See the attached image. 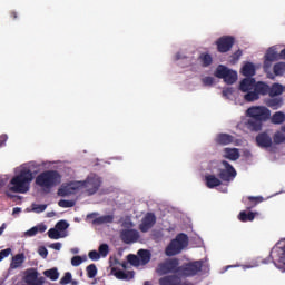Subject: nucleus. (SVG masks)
<instances>
[{
    "label": "nucleus",
    "mask_w": 285,
    "mask_h": 285,
    "mask_svg": "<svg viewBox=\"0 0 285 285\" xmlns=\"http://www.w3.org/2000/svg\"><path fill=\"white\" fill-rule=\"evenodd\" d=\"M265 59H267V61H277V51H275L273 48H269L265 55Z\"/></svg>",
    "instance_id": "nucleus-37"
},
{
    "label": "nucleus",
    "mask_w": 285,
    "mask_h": 285,
    "mask_svg": "<svg viewBox=\"0 0 285 285\" xmlns=\"http://www.w3.org/2000/svg\"><path fill=\"white\" fill-rule=\"evenodd\" d=\"M81 264H83L81 256H73L71 258V266H81Z\"/></svg>",
    "instance_id": "nucleus-46"
},
{
    "label": "nucleus",
    "mask_w": 285,
    "mask_h": 285,
    "mask_svg": "<svg viewBox=\"0 0 285 285\" xmlns=\"http://www.w3.org/2000/svg\"><path fill=\"white\" fill-rule=\"evenodd\" d=\"M222 166H224V169H218V177L220 181H233L237 177V170H235V167L230 165L227 160L220 161Z\"/></svg>",
    "instance_id": "nucleus-10"
},
{
    "label": "nucleus",
    "mask_w": 285,
    "mask_h": 285,
    "mask_svg": "<svg viewBox=\"0 0 285 285\" xmlns=\"http://www.w3.org/2000/svg\"><path fill=\"white\" fill-rule=\"evenodd\" d=\"M10 17H11V19H17L18 18L17 12L16 11H11L10 12Z\"/></svg>",
    "instance_id": "nucleus-59"
},
{
    "label": "nucleus",
    "mask_w": 285,
    "mask_h": 285,
    "mask_svg": "<svg viewBox=\"0 0 285 285\" xmlns=\"http://www.w3.org/2000/svg\"><path fill=\"white\" fill-rule=\"evenodd\" d=\"M37 228H38V233H46V230H47L46 225H39V226H37Z\"/></svg>",
    "instance_id": "nucleus-55"
},
{
    "label": "nucleus",
    "mask_w": 285,
    "mask_h": 285,
    "mask_svg": "<svg viewBox=\"0 0 285 285\" xmlns=\"http://www.w3.org/2000/svg\"><path fill=\"white\" fill-rule=\"evenodd\" d=\"M248 206H247V209L250 210V208H255V206L257 204H262V202H264V198L262 196H249L248 197Z\"/></svg>",
    "instance_id": "nucleus-34"
},
{
    "label": "nucleus",
    "mask_w": 285,
    "mask_h": 285,
    "mask_svg": "<svg viewBox=\"0 0 285 285\" xmlns=\"http://www.w3.org/2000/svg\"><path fill=\"white\" fill-rule=\"evenodd\" d=\"M157 224V217L153 213H148L141 220L139 225L140 233H148L153 226Z\"/></svg>",
    "instance_id": "nucleus-16"
},
{
    "label": "nucleus",
    "mask_w": 285,
    "mask_h": 285,
    "mask_svg": "<svg viewBox=\"0 0 285 285\" xmlns=\"http://www.w3.org/2000/svg\"><path fill=\"white\" fill-rule=\"evenodd\" d=\"M50 248H53V250H61V243H53Z\"/></svg>",
    "instance_id": "nucleus-54"
},
{
    "label": "nucleus",
    "mask_w": 285,
    "mask_h": 285,
    "mask_svg": "<svg viewBox=\"0 0 285 285\" xmlns=\"http://www.w3.org/2000/svg\"><path fill=\"white\" fill-rule=\"evenodd\" d=\"M271 121H272V124H275L277 126L284 124L285 114L283 111H276L275 114H273Z\"/></svg>",
    "instance_id": "nucleus-31"
},
{
    "label": "nucleus",
    "mask_w": 285,
    "mask_h": 285,
    "mask_svg": "<svg viewBox=\"0 0 285 285\" xmlns=\"http://www.w3.org/2000/svg\"><path fill=\"white\" fill-rule=\"evenodd\" d=\"M48 208V205L42 204V205H33V212L35 213H43Z\"/></svg>",
    "instance_id": "nucleus-49"
},
{
    "label": "nucleus",
    "mask_w": 285,
    "mask_h": 285,
    "mask_svg": "<svg viewBox=\"0 0 285 285\" xmlns=\"http://www.w3.org/2000/svg\"><path fill=\"white\" fill-rule=\"evenodd\" d=\"M45 277L51 279V282H57L59 279V269L57 267H52L43 272Z\"/></svg>",
    "instance_id": "nucleus-28"
},
{
    "label": "nucleus",
    "mask_w": 285,
    "mask_h": 285,
    "mask_svg": "<svg viewBox=\"0 0 285 285\" xmlns=\"http://www.w3.org/2000/svg\"><path fill=\"white\" fill-rule=\"evenodd\" d=\"M32 179H35L32 171L28 168L22 169L10 180L9 190H11V193H20L23 195L30 190V184H32Z\"/></svg>",
    "instance_id": "nucleus-3"
},
{
    "label": "nucleus",
    "mask_w": 285,
    "mask_h": 285,
    "mask_svg": "<svg viewBox=\"0 0 285 285\" xmlns=\"http://www.w3.org/2000/svg\"><path fill=\"white\" fill-rule=\"evenodd\" d=\"M202 82L204 86H213V83H215V78L208 76L203 78Z\"/></svg>",
    "instance_id": "nucleus-48"
},
{
    "label": "nucleus",
    "mask_w": 285,
    "mask_h": 285,
    "mask_svg": "<svg viewBox=\"0 0 285 285\" xmlns=\"http://www.w3.org/2000/svg\"><path fill=\"white\" fill-rule=\"evenodd\" d=\"M61 184V174L57 170H46L36 177V185L45 190H51Z\"/></svg>",
    "instance_id": "nucleus-4"
},
{
    "label": "nucleus",
    "mask_w": 285,
    "mask_h": 285,
    "mask_svg": "<svg viewBox=\"0 0 285 285\" xmlns=\"http://www.w3.org/2000/svg\"><path fill=\"white\" fill-rule=\"evenodd\" d=\"M235 141V137L230 134H218L215 138L217 146H230Z\"/></svg>",
    "instance_id": "nucleus-19"
},
{
    "label": "nucleus",
    "mask_w": 285,
    "mask_h": 285,
    "mask_svg": "<svg viewBox=\"0 0 285 285\" xmlns=\"http://www.w3.org/2000/svg\"><path fill=\"white\" fill-rule=\"evenodd\" d=\"M274 263V266L279 268L278 264L285 266V238L281 239L271 250L269 256L262 261V264Z\"/></svg>",
    "instance_id": "nucleus-7"
},
{
    "label": "nucleus",
    "mask_w": 285,
    "mask_h": 285,
    "mask_svg": "<svg viewBox=\"0 0 285 285\" xmlns=\"http://www.w3.org/2000/svg\"><path fill=\"white\" fill-rule=\"evenodd\" d=\"M215 77H217V79H224L225 83L228 86H233V83L237 81V73L224 65H219L216 68Z\"/></svg>",
    "instance_id": "nucleus-9"
},
{
    "label": "nucleus",
    "mask_w": 285,
    "mask_h": 285,
    "mask_svg": "<svg viewBox=\"0 0 285 285\" xmlns=\"http://www.w3.org/2000/svg\"><path fill=\"white\" fill-rule=\"evenodd\" d=\"M68 222L66 220H59L57 224H56V228L58 232L62 233L63 230H68Z\"/></svg>",
    "instance_id": "nucleus-44"
},
{
    "label": "nucleus",
    "mask_w": 285,
    "mask_h": 285,
    "mask_svg": "<svg viewBox=\"0 0 285 285\" xmlns=\"http://www.w3.org/2000/svg\"><path fill=\"white\" fill-rule=\"evenodd\" d=\"M69 284H71V285H79V281H75V279L71 278V282Z\"/></svg>",
    "instance_id": "nucleus-61"
},
{
    "label": "nucleus",
    "mask_w": 285,
    "mask_h": 285,
    "mask_svg": "<svg viewBox=\"0 0 285 285\" xmlns=\"http://www.w3.org/2000/svg\"><path fill=\"white\" fill-rule=\"evenodd\" d=\"M37 233H39V227H32V228H30L28 232H27V235L29 236V237H35V235H37Z\"/></svg>",
    "instance_id": "nucleus-50"
},
{
    "label": "nucleus",
    "mask_w": 285,
    "mask_h": 285,
    "mask_svg": "<svg viewBox=\"0 0 285 285\" xmlns=\"http://www.w3.org/2000/svg\"><path fill=\"white\" fill-rule=\"evenodd\" d=\"M282 104H284L282 98H272L267 100L266 106L272 108V110H278V108H282Z\"/></svg>",
    "instance_id": "nucleus-30"
},
{
    "label": "nucleus",
    "mask_w": 285,
    "mask_h": 285,
    "mask_svg": "<svg viewBox=\"0 0 285 285\" xmlns=\"http://www.w3.org/2000/svg\"><path fill=\"white\" fill-rule=\"evenodd\" d=\"M189 239L188 235L185 233H179L165 248V255L167 257H175L176 255H181L183 250L188 248Z\"/></svg>",
    "instance_id": "nucleus-5"
},
{
    "label": "nucleus",
    "mask_w": 285,
    "mask_h": 285,
    "mask_svg": "<svg viewBox=\"0 0 285 285\" xmlns=\"http://www.w3.org/2000/svg\"><path fill=\"white\" fill-rule=\"evenodd\" d=\"M115 277H117V279H132V277H135V272L126 273L121 269H118L115 273Z\"/></svg>",
    "instance_id": "nucleus-32"
},
{
    "label": "nucleus",
    "mask_w": 285,
    "mask_h": 285,
    "mask_svg": "<svg viewBox=\"0 0 285 285\" xmlns=\"http://www.w3.org/2000/svg\"><path fill=\"white\" fill-rule=\"evenodd\" d=\"M153 254L148 249H139L138 250V259L140 262V266H146V264L150 263Z\"/></svg>",
    "instance_id": "nucleus-22"
},
{
    "label": "nucleus",
    "mask_w": 285,
    "mask_h": 285,
    "mask_svg": "<svg viewBox=\"0 0 285 285\" xmlns=\"http://www.w3.org/2000/svg\"><path fill=\"white\" fill-rule=\"evenodd\" d=\"M86 271L89 279H95V277H97V265L90 264L89 266H87Z\"/></svg>",
    "instance_id": "nucleus-36"
},
{
    "label": "nucleus",
    "mask_w": 285,
    "mask_h": 285,
    "mask_svg": "<svg viewBox=\"0 0 285 285\" xmlns=\"http://www.w3.org/2000/svg\"><path fill=\"white\" fill-rule=\"evenodd\" d=\"M3 230H6V223H3V224L0 226V237H1V235H3Z\"/></svg>",
    "instance_id": "nucleus-58"
},
{
    "label": "nucleus",
    "mask_w": 285,
    "mask_h": 285,
    "mask_svg": "<svg viewBox=\"0 0 285 285\" xmlns=\"http://www.w3.org/2000/svg\"><path fill=\"white\" fill-rule=\"evenodd\" d=\"M6 141H8V135H1L0 136V148H2V146H6Z\"/></svg>",
    "instance_id": "nucleus-52"
},
{
    "label": "nucleus",
    "mask_w": 285,
    "mask_h": 285,
    "mask_svg": "<svg viewBox=\"0 0 285 285\" xmlns=\"http://www.w3.org/2000/svg\"><path fill=\"white\" fill-rule=\"evenodd\" d=\"M144 285H150V282L146 281V282L144 283Z\"/></svg>",
    "instance_id": "nucleus-63"
},
{
    "label": "nucleus",
    "mask_w": 285,
    "mask_h": 285,
    "mask_svg": "<svg viewBox=\"0 0 285 285\" xmlns=\"http://www.w3.org/2000/svg\"><path fill=\"white\" fill-rule=\"evenodd\" d=\"M256 144L259 148H272L273 138L268 132L263 131L256 136Z\"/></svg>",
    "instance_id": "nucleus-17"
},
{
    "label": "nucleus",
    "mask_w": 285,
    "mask_h": 285,
    "mask_svg": "<svg viewBox=\"0 0 285 285\" xmlns=\"http://www.w3.org/2000/svg\"><path fill=\"white\" fill-rule=\"evenodd\" d=\"M255 215H257V213H253V212H246V210H242L238 215V219L239 222H253L255 219Z\"/></svg>",
    "instance_id": "nucleus-29"
},
{
    "label": "nucleus",
    "mask_w": 285,
    "mask_h": 285,
    "mask_svg": "<svg viewBox=\"0 0 285 285\" xmlns=\"http://www.w3.org/2000/svg\"><path fill=\"white\" fill-rule=\"evenodd\" d=\"M127 259H128L129 264H131V266H141V263L139 262V256H137L135 254H129L127 256Z\"/></svg>",
    "instance_id": "nucleus-40"
},
{
    "label": "nucleus",
    "mask_w": 285,
    "mask_h": 285,
    "mask_svg": "<svg viewBox=\"0 0 285 285\" xmlns=\"http://www.w3.org/2000/svg\"><path fill=\"white\" fill-rule=\"evenodd\" d=\"M38 253H39L40 257H43V259H46V257H48V249L46 247H40L38 249Z\"/></svg>",
    "instance_id": "nucleus-51"
},
{
    "label": "nucleus",
    "mask_w": 285,
    "mask_h": 285,
    "mask_svg": "<svg viewBox=\"0 0 285 285\" xmlns=\"http://www.w3.org/2000/svg\"><path fill=\"white\" fill-rule=\"evenodd\" d=\"M273 141L274 144H276V146H279V144L285 142V134L284 131H282V129L274 134Z\"/></svg>",
    "instance_id": "nucleus-35"
},
{
    "label": "nucleus",
    "mask_w": 285,
    "mask_h": 285,
    "mask_svg": "<svg viewBox=\"0 0 285 285\" xmlns=\"http://www.w3.org/2000/svg\"><path fill=\"white\" fill-rule=\"evenodd\" d=\"M19 213H21V208L20 207H14L12 210V215H19Z\"/></svg>",
    "instance_id": "nucleus-57"
},
{
    "label": "nucleus",
    "mask_w": 285,
    "mask_h": 285,
    "mask_svg": "<svg viewBox=\"0 0 285 285\" xmlns=\"http://www.w3.org/2000/svg\"><path fill=\"white\" fill-rule=\"evenodd\" d=\"M48 237L49 239H61V233L57 230V228H50L48 230Z\"/></svg>",
    "instance_id": "nucleus-39"
},
{
    "label": "nucleus",
    "mask_w": 285,
    "mask_h": 285,
    "mask_svg": "<svg viewBox=\"0 0 285 285\" xmlns=\"http://www.w3.org/2000/svg\"><path fill=\"white\" fill-rule=\"evenodd\" d=\"M240 72L244 77H247V79H253V77H255V65H253V62H246Z\"/></svg>",
    "instance_id": "nucleus-23"
},
{
    "label": "nucleus",
    "mask_w": 285,
    "mask_h": 285,
    "mask_svg": "<svg viewBox=\"0 0 285 285\" xmlns=\"http://www.w3.org/2000/svg\"><path fill=\"white\" fill-rule=\"evenodd\" d=\"M108 253H110V247H108V244H101L98 248V254L100 257H108Z\"/></svg>",
    "instance_id": "nucleus-38"
},
{
    "label": "nucleus",
    "mask_w": 285,
    "mask_h": 285,
    "mask_svg": "<svg viewBox=\"0 0 285 285\" xmlns=\"http://www.w3.org/2000/svg\"><path fill=\"white\" fill-rule=\"evenodd\" d=\"M281 130H282V132L285 134V125H283V126L281 127Z\"/></svg>",
    "instance_id": "nucleus-62"
},
{
    "label": "nucleus",
    "mask_w": 285,
    "mask_h": 285,
    "mask_svg": "<svg viewBox=\"0 0 285 285\" xmlns=\"http://www.w3.org/2000/svg\"><path fill=\"white\" fill-rule=\"evenodd\" d=\"M10 253H12L11 248L2 249L0 252V262H3V259H6V257H9Z\"/></svg>",
    "instance_id": "nucleus-47"
},
{
    "label": "nucleus",
    "mask_w": 285,
    "mask_h": 285,
    "mask_svg": "<svg viewBox=\"0 0 285 285\" xmlns=\"http://www.w3.org/2000/svg\"><path fill=\"white\" fill-rule=\"evenodd\" d=\"M198 61H200L203 68H208V66L213 65V56L210 53H200L198 57Z\"/></svg>",
    "instance_id": "nucleus-27"
},
{
    "label": "nucleus",
    "mask_w": 285,
    "mask_h": 285,
    "mask_svg": "<svg viewBox=\"0 0 285 285\" xmlns=\"http://www.w3.org/2000/svg\"><path fill=\"white\" fill-rule=\"evenodd\" d=\"M120 239L124 244H135L139 242V232L137 229H122Z\"/></svg>",
    "instance_id": "nucleus-14"
},
{
    "label": "nucleus",
    "mask_w": 285,
    "mask_h": 285,
    "mask_svg": "<svg viewBox=\"0 0 285 285\" xmlns=\"http://www.w3.org/2000/svg\"><path fill=\"white\" fill-rule=\"evenodd\" d=\"M77 190H81L80 180L70 183L67 186L58 189V195L59 197H68L70 195H76Z\"/></svg>",
    "instance_id": "nucleus-15"
},
{
    "label": "nucleus",
    "mask_w": 285,
    "mask_h": 285,
    "mask_svg": "<svg viewBox=\"0 0 285 285\" xmlns=\"http://www.w3.org/2000/svg\"><path fill=\"white\" fill-rule=\"evenodd\" d=\"M205 181H206L207 188H217V186H222V179L213 174L206 175Z\"/></svg>",
    "instance_id": "nucleus-21"
},
{
    "label": "nucleus",
    "mask_w": 285,
    "mask_h": 285,
    "mask_svg": "<svg viewBox=\"0 0 285 285\" xmlns=\"http://www.w3.org/2000/svg\"><path fill=\"white\" fill-rule=\"evenodd\" d=\"M101 184H104L101 177L97 176V174H90L85 180H80V190H82L83 195H87V197H92V195L99 193Z\"/></svg>",
    "instance_id": "nucleus-6"
},
{
    "label": "nucleus",
    "mask_w": 285,
    "mask_h": 285,
    "mask_svg": "<svg viewBox=\"0 0 285 285\" xmlns=\"http://www.w3.org/2000/svg\"><path fill=\"white\" fill-rule=\"evenodd\" d=\"M97 215H99V214H97V213L88 214L87 219H96L95 217H97Z\"/></svg>",
    "instance_id": "nucleus-56"
},
{
    "label": "nucleus",
    "mask_w": 285,
    "mask_h": 285,
    "mask_svg": "<svg viewBox=\"0 0 285 285\" xmlns=\"http://www.w3.org/2000/svg\"><path fill=\"white\" fill-rule=\"evenodd\" d=\"M279 58L281 59H285V49L281 50Z\"/></svg>",
    "instance_id": "nucleus-60"
},
{
    "label": "nucleus",
    "mask_w": 285,
    "mask_h": 285,
    "mask_svg": "<svg viewBox=\"0 0 285 285\" xmlns=\"http://www.w3.org/2000/svg\"><path fill=\"white\" fill-rule=\"evenodd\" d=\"M58 206H60V208H72V206H75V202L61 199L58 202Z\"/></svg>",
    "instance_id": "nucleus-43"
},
{
    "label": "nucleus",
    "mask_w": 285,
    "mask_h": 285,
    "mask_svg": "<svg viewBox=\"0 0 285 285\" xmlns=\"http://www.w3.org/2000/svg\"><path fill=\"white\" fill-rule=\"evenodd\" d=\"M239 90L247 92L244 96L245 101H257L261 97L268 95V83L255 80V78H244L239 83Z\"/></svg>",
    "instance_id": "nucleus-2"
},
{
    "label": "nucleus",
    "mask_w": 285,
    "mask_h": 285,
    "mask_svg": "<svg viewBox=\"0 0 285 285\" xmlns=\"http://www.w3.org/2000/svg\"><path fill=\"white\" fill-rule=\"evenodd\" d=\"M274 75L276 77H283L285 73V62H277L273 67Z\"/></svg>",
    "instance_id": "nucleus-33"
},
{
    "label": "nucleus",
    "mask_w": 285,
    "mask_h": 285,
    "mask_svg": "<svg viewBox=\"0 0 285 285\" xmlns=\"http://www.w3.org/2000/svg\"><path fill=\"white\" fill-rule=\"evenodd\" d=\"M23 262H26V255L24 254H17L12 257V261L10 263V268H21L23 265Z\"/></svg>",
    "instance_id": "nucleus-26"
},
{
    "label": "nucleus",
    "mask_w": 285,
    "mask_h": 285,
    "mask_svg": "<svg viewBox=\"0 0 285 285\" xmlns=\"http://www.w3.org/2000/svg\"><path fill=\"white\" fill-rule=\"evenodd\" d=\"M24 283L27 285H43L46 284V278L43 276L39 277L37 268L31 267L24 271Z\"/></svg>",
    "instance_id": "nucleus-11"
},
{
    "label": "nucleus",
    "mask_w": 285,
    "mask_h": 285,
    "mask_svg": "<svg viewBox=\"0 0 285 285\" xmlns=\"http://www.w3.org/2000/svg\"><path fill=\"white\" fill-rule=\"evenodd\" d=\"M263 127L264 122L255 118H248L244 122V128H246V130H249V132H259V130H262Z\"/></svg>",
    "instance_id": "nucleus-18"
},
{
    "label": "nucleus",
    "mask_w": 285,
    "mask_h": 285,
    "mask_svg": "<svg viewBox=\"0 0 285 285\" xmlns=\"http://www.w3.org/2000/svg\"><path fill=\"white\" fill-rule=\"evenodd\" d=\"M240 154L237 148H224L223 149V158L228 159L229 161H237L239 159Z\"/></svg>",
    "instance_id": "nucleus-20"
},
{
    "label": "nucleus",
    "mask_w": 285,
    "mask_h": 285,
    "mask_svg": "<svg viewBox=\"0 0 285 285\" xmlns=\"http://www.w3.org/2000/svg\"><path fill=\"white\" fill-rule=\"evenodd\" d=\"M284 92V86L279 85V83H274L271 86H268V92L267 95H269V97H279V95H282Z\"/></svg>",
    "instance_id": "nucleus-25"
},
{
    "label": "nucleus",
    "mask_w": 285,
    "mask_h": 285,
    "mask_svg": "<svg viewBox=\"0 0 285 285\" xmlns=\"http://www.w3.org/2000/svg\"><path fill=\"white\" fill-rule=\"evenodd\" d=\"M246 116L264 124L271 119V109L265 106H252L246 110Z\"/></svg>",
    "instance_id": "nucleus-8"
},
{
    "label": "nucleus",
    "mask_w": 285,
    "mask_h": 285,
    "mask_svg": "<svg viewBox=\"0 0 285 285\" xmlns=\"http://www.w3.org/2000/svg\"><path fill=\"white\" fill-rule=\"evenodd\" d=\"M115 222V216L114 215H104L95 218L92 220V224L95 226H101L104 224H112Z\"/></svg>",
    "instance_id": "nucleus-24"
},
{
    "label": "nucleus",
    "mask_w": 285,
    "mask_h": 285,
    "mask_svg": "<svg viewBox=\"0 0 285 285\" xmlns=\"http://www.w3.org/2000/svg\"><path fill=\"white\" fill-rule=\"evenodd\" d=\"M273 61L272 60H268L265 58V61H264V70L265 72L271 68Z\"/></svg>",
    "instance_id": "nucleus-53"
},
{
    "label": "nucleus",
    "mask_w": 285,
    "mask_h": 285,
    "mask_svg": "<svg viewBox=\"0 0 285 285\" xmlns=\"http://www.w3.org/2000/svg\"><path fill=\"white\" fill-rule=\"evenodd\" d=\"M242 49H238L236 52H234L230 56V63H233V66H235V63H237V61H239V59H242Z\"/></svg>",
    "instance_id": "nucleus-41"
},
{
    "label": "nucleus",
    "mask_w": 285,
    "mask_h": 285,
    "mask_svg": "<svg viewBox=\"0 0 285 285\" xmlns=\"http://www.w3.org/2000/svg\"><path fill=\"white\" fill-rule=\"evenodd\" d=\"M88 255L89 259H91L92 262H99V259H101V255L97 250H91Z\"/></svg>",
    "instance_id": "nucleus-45"
},
{
    "label": "nucleus",
    "mask_w": 285,
    "mask_h": 285,
    "mask_svg": "<svg viewBox=\"0 0 285 285\" xmlns=\"http://www.w3.org/2000/svg\"><path fill=\"white\" fill-rule=\"evenodd\" d=\"M204 261H196L179 265V258H167L159 263L156 267V273L159 277L164 275H179V277H195L202 272Z\"/></svg>",
    "instance_id": "nucleus-1"
},
{
    "label": "nucleus",
    "mask_w": 285,
    "mask_h": 285,
    "mask_svg": "<svg viewBox=\"0 0 285 285\" xmlns=\"http://www.w3.org/2000/svg\"><path fill=\"white\" fill-rule=\"evenodd\" d=\"M72 282V273H65L63 277L60 279L61 285H68Z\"/></svg>",
    "instance_id": "nucleus-42"
},
{
    "label": "nucleus",
    "mask_w": 285,
    "mask_h": 285,
    "mask_svg": "<svg viewBox=\"0 0 285 285\" xmlns=\"http://www.w3.org/2000/svg\"><path fill=\"white\" fill-rule=\"evenodd\" d=\"M159 285H190V283H186L181 281V276L179 274H166L158 279Z\"/></svg>",
    "instance_id": "nucleus-13"
},
{
    "label": "nucleus",
    "mask_w": 285,
    "mask_h": 285,
    "mask_svg": "<svg viewBox=\"0 0 285 285\" xmlns=\"http://www.w3.org/2000/svg\"><path fill=\"white\" fill-rule=\"evenodd\" d=\"M233 46H235V37L233 36H223L216 40L217 50L223 55L230 52Z\"/></svg>",
    "instance_id": "nucleus-12"
}]
</instances>
